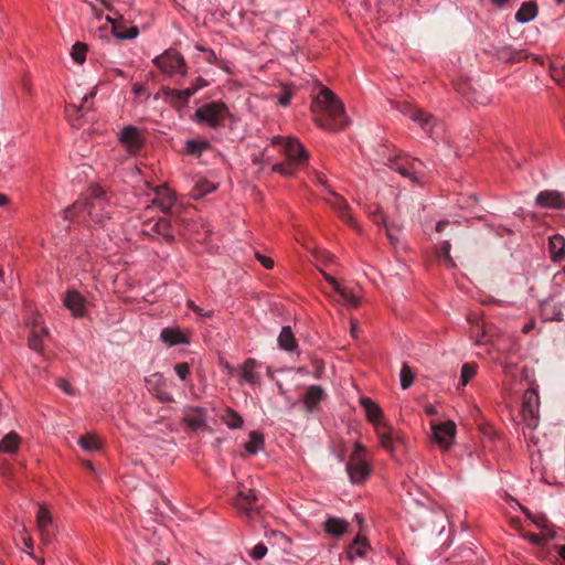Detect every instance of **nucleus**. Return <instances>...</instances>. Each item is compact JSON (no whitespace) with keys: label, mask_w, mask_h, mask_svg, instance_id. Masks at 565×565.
Segmentation results:
<instances>
[{"label":"nucleus","mask_w":565,"mask_h":565,"mask_svg":"<svg viewBox=\"0 0 565 565\" xmlns=\"http://www.w3.org/2000/svg\"><path fill=\"white\" fill-rule=\"evenodd\" d=\"M316 122L328 130L342 129L347 124L344 106L327 87L321 88L311 105Z\"/></svg>","instance_id":"obj_1"},{"label":"nucleus","mask_w":565,"mask_h":565,"mask_svg":"<svg viewBox=\"0 0 565 565\" xmlns=\"http://www.w3.org/2000/svg\"><path fill=\"white\" fill-rule=\"evenodd\" d=\"M109 201L107 191L99 185H94L89 189L88 198L84 201L78 200L64 210V217L73 220L75 214L86 213L93 221L103 224L105 218H110Z\"/></svg>","instance_id":"obj_2"},{"label":"nucleus","mask_w":565,"mask_h":565,"mask_svg":"<svg viewBox=\"0 0 565 565\" xmlns=\"http://www.w3.org/2000/svg\"><path fill=\"white\" fill-rule=\"evenodd\" d=\"M360 403L366 413L367 419L375 426L381 446L391 455H394L395 446L403 443V438L391 426L381 422L382 409L371 398L362 397Z\"/></svg>","instance_id":"obj_3"},{"label":"nucleus","mask_w":565,"mask_h":565,"mask_svg":"<svg viewBox=\"0 0 565 565\" xmlns=\"http://www.w3.org/2000/svg\"><path fill=\"white\" fill-rule=\"evenodd\" d=\"M273 145L281 146V149L286 157L288 158V163H276L273 167V171L280 173L286 177L294 175L296 171V164L303 163L308 160V153L300 145V142L295 138H285L280 136H276L271 140Z\"/></svg>","instance_id":"obj_4"},{"label":"nucleus","mask_w":565,"mask_h":565,"mask_svg":"<svg viewBox=\"0 0 565 565\" xmlns=\"http://www.w3.org/2000/svg\"><path fill=\"white\" fill-rule=\"evenodd\" d=\"M230 117L228 107L221 102H211L199 107L194 113V119L211 128L224 126V120Z\"/></svg>","instance_id":"obj_5"},{"label":"nucleus","mask_w":565,"mask_h":565,"mask_svg":"<svg viewBox=\"0 0 565 565\" xmlns=\"http://www.w3.org/2000/svg\"><path fill=\"white\" fill-rule=\"evenodd\" d=\"M152 63L167 76H185L188 66L184 57L175 50L169 49L162 54L156 56Z\"/></svg>","instance_id":"obj_6"},{"label":"nucleus","mask_w":565,"mask_h":565,"mask_svg":"<svg viewBox=\"0 0 565 565\" xmlns=\"http://www.w3.org/2000/svg\"><path fill=\"white\" fill-rule=\"evenodd\" d=\"M365 448L362 444L355 443L354 450L350 456V459L347 463V472L349 475L350 480L353 483L363 482L371 472V467L363 458V452Z\"/></svg>","instance_id":"obj_7"},{"label":"nucleus","mask_w":565,"mask_h":565,"mask_svg":"<svg viewBox=\"0 0 565 565\" xmlns=\"http://www.w3.org/2000/svg\"><path fill=\"white\" fill-rule=\"evenodd\" d=\"M234 505L249 521L256 520L260 513V509L263 508L256 492L246 488L238 491Z\"/></svg>","instance_id":"obj_8"},{"label":"nucleus","mask_w":565,"mask_h":565,"mask_svg":"<svg viewBox=\"0 0 565 565\" xmlns=\"http://www.w3.org/2000/svg\"><path fill=\"white\" fill-rule=\"evenodd\" d=\"M118 139L129 154H136L143 146L140 130L135 126L125 127L120 131Z\"/></svg>","instance_id":"obj_9"},{"label":"nucleus","mask_w":565,"mask_h":565,"mask_svg":"<svg viewBox=\"0 0 565 565\" xmlns=\"http://www.w3.org/2000/svg\"><path fill=\"white\" fill-rule=\"evenodd\" d=\"M322 275L326 278V280L332 286L334 291L339 295V302H342L343 305L351 308H356L360 305V296L355 292L354 289L341 286L334 277L324 271H322Z\"/></svg>","instance_id":"obj_10"},{"label":"nucleus","mask_w":565,"mask_h":565,"mask_svg":"<svg viewBox=\"0 0 565 565\" xmlns=\"http://www.w3.org/2000/svg\"><path fill=\"white\" fill-rule=\"evenodd\" d=\"M435 441L443 448L448 449L452 444L456 433L454 422H445L431 425Z\"/></svg>","instance_id":"obj_11"},{"label":"nucleus","mask_w":565,"mask_h":565,"mask_svg":"<svg viewBox=\"0 0 565 565\" xmlns=\"http://www.w3.org/2000/svg\"><path fill=\"white\" fill-rule=\"evenodd\" d=\"M399 111L412 119L413 121L418 122L422 128L428 132L431 131L433 125L431 121H434V117L430 114L425 113L423 109L417 108L411 104H403L399 108Z\"/></svg>","instance_id":"obj_12"},{"label":"nucleus","mask_w":565,"mask_h":565,"mask_svg":"<svg viewBox=\"0 0 565 565\" xmlns=\"http://www.w3.org/2000/svg\"><path fill=\"white\" fill-rule=\"evenodd\" d=\"M535 203L540 207L565 210V198L555 190L541 191L536 195Z\"/></svg>","instance_id":"obj_13"},{"label":"nucleus","mask_w":565,"mask_h":565,"mask_svg":"<svg viewBox=\"0 0 565 565\" xmlns=\"http://www.w3.org/2000/svg\"><path fill=\"white\" fill-rule=\"evenodd\" d=\"M391 163V168L398 173H401L405 178H409L413 182L420 183V175L423 173L424 163L414 159L409 164H404L398 161H393L391 158L388 159Z\"/></svg>","instance_id":"obj_14"},{"label":"nucleus","mask_w":565,"mask_h":565,"mask_svg":"<svg viewBox=\"0 0 565 565\" xmlns=\"http://www.w3.org/2000/svg\"><path fill=\"white\" fill-rule=\"evenodd\" d=\"M52 522L51 512L44 505H41L36 513V525L44 544H49L52 540Z\"/></svg>","instance_id":"obj_15"},{"label":"nucleus","mask_w":565,"mask_h":565,"mask_svg":"<svg viewBox=\"0 0 565 565\" xmlns=\"http://www.w3.org/2000/svg\"><path fill=\"white\" fill-rule=\"evenodd\" d=\"M163 99L174 108H182L188 105L191 98V92L184 89H174L167 86L161 87Z\"/></svg>","instance_id":"obj_16"},{"label":"nucleus","mask_w":565,"mask_h":565,"mask_svg":"<svg viewBox=\"0 0 565 565\" xmlns=\"http://www.w3.org/2000/svg\"><path fill=\"white\" fill-rule=\"evenodd\" d=\"M63 303L75 317L84 316L86 301L78 291H67L63 298Z\"/></svg>","instance_id":"obj_17"},{"label":"nucleus","mask_w":565,"mask_h":565,"mask_svg":"<svg viewBox=\"0 0 565 565\" xmlns=\"http://www.w3.org/2000/svg\"><path fill=\"white\" fill-rule=\"evenodd\" d=\"M106 19L108 22L111 23L113 33L118 39L130 40L135 39L139 34V30L137 26H130L129 29H127L122 19L119 21L109 15Z\"/></svg>","instance_id":"obj_18"},{"label":"nucleus","mask_w":565,"mask_h":565,"mask_svg":"<svg viewBox=\"0 0 565 565\" xmlns=\"http://www.w3.org/2000/svg\"><path fill=\"white\" fill-rule=\"evenodd\" d=\"M326 201L330 204L332 209H334L338 212L339 216L343 221L352 224V217L349 213L348 203L342 196H340L335 192H330V196L327 198Z\"/></svg>","instance_id":"obj_19"},{"label":"nucleus","mask_w":565,"mask_h":565,"mask_svg":"<svg viewBox=\"0 0 565 565\" xmlns=\"http://www.w3.org/2000/svg\"><path fill=\"white\" fill-rule=\"evenodd\" d=\"M47 328L34 324L29 335V347L31 350L42 353L43 341L49 337Z\"/></svg>","instance_id":"obj_20"},{"label":"nucleus","mask_w":565,"mask_h":565,"mask_svg":"<svg viewBox=\"0 0 565 565\" xmlns=\"http://www.w3.org/2000/svg\"><path fill=\"white\" fill-rule=\"evenodd\" d=\"M348 527L349 523L341 518L330 516L324 522V531L335 537L343 535Z\"/></svg>","instance_id":"obj_21"},{"label":"nucleus","mask_w":565,"mask_h":565,"mask_svg":"<svg viewBox=\"0 0 565 565\" xmlns=\"http://www.w3.org/2000/svg\"><path fill=\"white\" fill-rule=\"evenodd\" d=\"M537 6L534 1L523 2L515 13V20L520 23H526L537 15Z\"/></svg>","instance_id":"obj_22"},{"label":"nucleus","mask_w":565,"mask_h":565,"mask_svg":"<svg viewBox=\"0 0 565 565\" xmlns=\"http://www.w3.org/2000/svg\"><path fill=\"white\" fill-rule=\"evenodd\" d=\"M324 395L323 390L318 385H311L307 388L305 396H303V403L306 405V408L311 412L322 399Z\"/></svg>","instance_id":"obj_23"},{"label":"nucleus","mask_w":565,"mask_h":565,"mask_svg":"<svg viewBox=\"0 0 565 565\" xmlns=\"http://www.w3.org/2000/svg\"><path fill=\"white\" fill-rule=\"evenodd\" d=\"M548 248L552 259L559 262L565 253V238L558 234L551 236L548 239Z\"/></svg>","instance_id":"obj_24"},{"label":"nucleus","mask_w":565,"mask_h":565,"mask_svg":"<svg viewBox=\"0 0 565 565\" xmlns=\"http://www.w3.org/2000/svg\"><path fill=\"white\" fill-rule=\"evenodd\" d=\"M256 365L257 362L254 359H247L241 366L239 374L245 382L249 384H257L259 382V374L255 372Z\"/></svg>","instance_id":"obj_25"},{"label":"nucleus","mask_w":565,"mask_h":565,"mask_svg":"<svg viewBox=\"0 0 565 565\" xmlns=\"http://www.w3.org/2000/svg\"><path fill=\"white\" fill-rule=\"evenodd\" d=\"M20 446V437L17 433L10 431L0 440V452L14 454Z\"/></svg>","instance_id":"obj_26"},{"label":"nucleus","mask_w":565,"mask_h":565,"mask_svg":"<svg viewBox=\"0 0 565 565\" xmlns=\"http://www.w3.org/2000/svg\"><path fill=\"white\" fill-rule=\"evenodd\" d=\"M184 422L191 429L198 430L205 426L206 419L203 411L195 408L184 417Z\"/></svg>","instance_id":"obj_27"},{"label":"nucleus","mask_w":565,"mask_h":565,"mask_svg":"<svg viewBox=\"0 0 565 565\" xmlns=\"http://www.w3.org/2000/svg\"><path fill=\"white\" fill-rule=\"evenodd\" d=\"M278 344L286 351H292L297 347L296 339L290 327H284L278 335Z\"/></svg>","instance_id":"obj_28"},{"label":"nucleus","mask_w":565,"mask_h":565,"mask_svg":"<svg viewBox=\"0 0 565 565\" xmlns=\"http://www.w3.org/2000/svg\"><path fill=\"white\" fill-rule=\"evenodd\" d=\"M215 190V184L210 182L206 179H200L195 182L191 195L193 199H201L204 195L213 192Z\"/></svg>","instance_id":"obj_29"},{"label":"nucleus","mask_w":565,"mask_h":565,"mask_svg":"<svg viewBox=\"0 0 565 565\" xmlns=\"http://www.w3.org/2000/svg\"><path fill=\"white\" fill-rule=\"evenodd\" d=\"M369 548V544L364 539L356 536L353 542L350 544L347 554L350 559H353L354 556H364Z\"/></svg>","instance_id":"obj_30"},{"label":"nucleus","mask_w":565,"mask_h":565,"mask_svg":"<svg viewBox=\"0 0 565 565\" xmlns=\"http://www.w3.org/2000/svg\"><path fill=\"white\" fill-rule=\"evenodd\" d=\"M264 448V436L258 431H250L249 440L245 444V449L250 455H256Z\"/></svg>","instance_id":"obj_31"},{"label":"nucleus","mask_w":565,"mask_h":565,"mask_svg":"<svg viewBox=\"0 0 565 565\" xmlns=\"http://www.w3.org/2000/svg\"><path fill=\"white\" fill-rule=\"evenodd\" d=\"M221 418L231 429H237L243 426L242 416L232 408H226Z\"/></svg>","instance_id":"obj_32"},{"label":"nucleus","mask_w":565,"mask_h":565,"mask_svg":"<svg viewBox=\"0 0 565 565\" xmlns=\"http://www.w3.org/2000/svg\"><path fill=\"white\" fill-rule=\"evenodd\" d=\"M151 231L162 235L167 241H173L174 236L171 231V223L167 218H159L151 227Z\"/></svg>","instance_id":"obj_33"},{"label":"nucleus","mask_w":565,"mask_h":565,"mask_svg":"<svg viewBox=\"0 0 565 565\" xmlns=\"http://www.w3.org/2000/svg\"><path fill=\"white\" fill-rule=\"evenodd\" d=\"M210 146L207 140H188L185 142V151L191 156L200 157Z\"/></svg>","instance_id":"obj_34"},{"label":"nucleus","mask_w":565,"mask_h":565,"mask_svg":"<svg viewBox=\"0 0 565 565\" xmlns=\"http://www.w3.org/2000/svg\"><path fill=\"white\" fill-rule=\"evenodd\" d=\"M160 338L163 342L170 345L179 344L184 342L182 333L178 330L166 328L161 331Z\"/></svg>","instance_id":"obj_35"},{"label":"nucleus","mask_w":565,"mask_h":565,"mask_svg":"<svg viewBox=\"0 0 565 565\" xmlns=\"http://www.w3.org/2000/svg\"><path fill=\"white\" fill-rule=\"evenodd\" d=\"M542 313L548 320L561 321L563 320V312L556 306L551 305L550 302H544L542 306Z\"/></svg>","instance_id":"obj_36"},{"label":"nucleus","mask_w":565,"mask_h":565,"mask_svg":"<svg viewBox=\"0 0 565 565\" xmlns=\"http://www.w3.org/2000/svg\"><path fill=\"white\" fill-rule=\"evenodd\" d=\"M477 364L476 363H465L461 367V374H460V384L462 386H466L469 381L476 375L477 373Z\"/></svg>","instance_id":"obj_37"},{"label":"nucleus","mask_w":565,"mask_h":565,"mask_svg":"<svg viewBox=\"0 0 565 565\" xmlns=\"http://www.w3.org/2000/svg\"><path fill=\"white\" fill-rule=\"evenodd\" d=\"M86 52L87 45L82 42H76L72 47L71 56L76 63L83 64L86 60Z\"/></svg>","instance_id":"obj_38"},{"label":"nucleus","mask_w":565,"mask_h":565,"mask_svg":"<svg viewBox=\"0 0 565 565\" xmlns=\"http://www.w3.org/2000/svg\"><path fill=\"white\" fill-rule=\"evenodd\" d=\"M450 248L451 245L448 241H445L440 247V250L438 253L439 262L443 263L447 267H454L455 262L452 260L450 256Z\"/></svg>","instance_id":"obj_39"},{"label":"nucleus","mask_w":565,"mask_h":565,"mask_svg":"<svg viewBox=\"0 0 565 565\" xmlns=\"http://www.w3.org/2000/svg\"><path fill=\"white\" fill-rule=\"evenodd\" d=\"M79 445L84 450L94 451L100 449L99 440L93 435H85L81 437Z\"/></svg>","instance_id":"obj_40"},{"label":"nucleus","mask_w":565,"mask_h":565,"mask_svg":"<svg viewBox=\"0 0 565 565\" xmlns=\"http://www.w3.org/2000/svg\"><path fill=\"white\" fill-rule=\"evenodd\" d=\"M401 386L403 390H407L414 381V373L407 364H403L401 373Z\"/></svg>","instance_id":"obj_41"},{"label":"nucleus","mask_w":565,"mask_h":565,"mask_svg":"<svg viewBox=\"0 0 565 565\" xmlns=\"http://www.w3.org/2000/svg\"><path fill=\"white\" fill-rule=\"evenodd\" d=\"M537 401V394L535 391L533 390H530V391H526L525 394H524V397H523V408H524V412L526 409H529V412L531 414H533L534 409H533V404Z\"/></svg>","instance_id":"obj_42"},{"label":"nucleus","mask_w":565,"mask_h":565,"mask_svg":"<svg viewBox=\"0 0 565 565\" xmlns=\"http://www.w3.org/2000/svg\"><path fill=\"white\" fill-rule=\"evenodd\" d=\"M551 74L556 82H565V62H562L559 65L553 64Z\"/></svg>","instance_id":"obj_43"},{"label":"nucleus","mask_w":565,"mask_h":565,"mask_svg":"<svg viewBox=\"0 0 565 565\" xmlns=\"http://www.w3.org/2000/svg\"><path fill=\"white\" fill-rule=\"evenodd\" d=\"M267 553V547L264 543H258L254 546V548L250 551L249 555L254 559H262L265 557Z\"/></svg>","instance_id":"obj_44"},{"label":"nucleus","mask_w":565,"mask_h":565,"mask_svg":"<svg viewBox=\"0 0 565 565\" xmlns=\"http://www.w3.org/2000/svg\"><path fill=\"white\" fill-rule=\"evenodd\" d=\"M174 371L175 373L178 374V376L181 379V380H185L186 376L189 375L190 373V366L188 363L183 362V363H178L175 366H174Z\"/></svg>","instance_id":"obj_45"},{"label":"nucleus","mask_w":565,"mask_h":565,"mask_svg":"<svg viewBox=\"0 0 565 565\" xmlns=\"http://www.w3.org/2000/svg\"><path fill=\"white\" fill-rule=\"evenodd\" d=\"M196 49L204 52L205 53V61L210 64H215L216 63V54L214 53V51L210 50V49H205L201 45H196Z\"/></svg>","instance_id":"obj_46"},{"label":"nucleus","mask_w":565,"mask_h":565,"mask_svg":"<svg viewBox=\"0 0 565 565\" xmlns=\"http://www.w3.org/2000/svg\"><path fill=\"white\" fill-rule=\"evenodd\" d=\"M156 397L162 402V403H170V402H173V397L170 393L166 392V391H162V390H157L156 391Z\"/></svg>","instance_id":"obj_47"},{"label":"nucleus","mask_w":565,"mask_h":565,"mask_svg":"<svg viewBox=\"0 0 565 565\" xmlns=\"http://www.w3.org/2000/svg\"><path fill=\"white\" fill-rule=\"evenodd\" d=\"M256 258L266 269H271L274 267V260L270 257L256 253Z\"/></svg>","instance_id":"obj_48"},{"label":"nucleus","mask_w":565,"mask_h":565,"mask_svg":"<svg viewBox=\"0 0 565 565\" xmlns=\"http://www.w3.org/2000/svg\"><path fill=\"white\" fill-rule=\"evenodd\" d=\"M524 537L526 540H529L532 544L537 545V546H542L545 543L544 540L540 535L534 534V533H526L524 535Z\"/></svg>","instance_id":"obj_49"},{"label":"nucleus","mask_w":565,"mask_h":565,"mask_svg":"<svg viewBox=\"0 0 565 565\" xmlns=\"http://www.w3.org/2000/svg\"><path fill=\"white\" fill-rule=\"evenodd\" d=\"M57 386L67 395L74 394V392L72 391L71 384L64 379H60L57 381Z\"/></svg>","instance_id":"obj_50"},{"label":"nucleus","mask_w":565,"mask_h":565,"mask_svg":"<svg viewBox=\"0 0 565 565\" xmlns=\"http://www.w3.org/2000/svg\"><path fill=\"white\" fill-rule=\"evenodd\" d=\"M95 94H96V92H95V90L90 92L89 94H86V95L83 97L82 105L79 106V108H76V110L87 108V107H86V104H87L92 98H94Z\"/></svg>","instance_id":"obj_51"},{"label":"nucleus","mask_w":565,"mask_h":565,"mask_svg":"<svg viewBox=\"0 0 565 565\" xmlns=\"http://www.w3.org/2000/svg\"><path fill=\"white\" fill-rule=\"evenodd\" d=\"M290 99H291V93L285 92L284 94H281V96L279 98V104L281 106H287L290 103Z\"/></svg>","instance_id":"obj_52"},{"label":"nucleus","mask_w":565,"mask_h":565,"mask_svg":"<svg viewBox=\"0 0 565 565\" xmlns=\"http://www.w3.org/2000/svg\"><path fill=\"white\" fill-rule=\"evenodd\" d=\"M385 227H386V235H387V238L391 241V243L393 245H395L397 242H398V237L395 235V233L393 232V230H391L386 224H385Z\"/></svg>","instance_id":"obj_53"},{"label":"nucleus","mask_w":565,"mask_h":565,"mask_svg":"<svg viewBox=\"0 0 565 565\" xmlns=\"http://www.w3.org/2000/svg\"><path fill=\"white\" fill-rule=\"evenodd\" d=\"M554 280H555L557 284H563V282H565V267L563 268V270H561L559 273H557V274L554 276Z\"/></svg>","instance_id":"obj_54"},{"label":"nucleus","mask_w":565,"mask_h":565,"mask_svg":"<svg viewBox=\"0 0 565 565\" xmlns=\"http://www.w3.org/2000/svg\"><path fill=\"white\" fill-rule=\"evenodd\" d=\"M132 92L136 95H142L146 92V87L143 85L137 83V84L134 85Z\"/></svg>","instance_id":"obj_55"},{"label":"nucleus","mask_w":565,"mask_h":565,"mask_svg":"<svg viewBox=\"0 0 565 565\" xmlns=\"http://www.w3.org/2000/svg\"><path fill=\"white\" fill-rule=\"evenodd\" d=\"M194 85H196V87L201 89L207 85V82L202 77H198L194 82Z\"/></svg>","instance_id":"obj_56"},{"label":"nucleus","mask_w":565,"mask_h":565,"mask_svg":"<svg viewBox=\"0 0 565 565\" xmlns=\"http://www.w3.org/2000/svg\"><path fill=\"white\" fill-rule=\"evenodd\" d=\"M447 225H448V221H439L437 223L436 231L443 232Z\"/></svg>","instance_id":"obj_57"},{"label":"nucleus","mask_w":565,"mask_h":565,"mask_svg":"<svg viewBox=\"0 0 565 565\" xmlns=\"http://www.w3.org/2000/svg\"><path fill=\"white\" fill-rule=\"evenodd\" d=\"M556 548H557L558 555L565 562V545H558V546H556Z\"/></svg>","instance_id":"obj_58"},{"label":"nucleus","mask_w":565,"mask_h":565,"mask_svg":"<svg viewBox=\"0 0 565 565\" xmlns=\"http://www.w3.org/2000/svg\"><path fill=\"white\" fill-rule=\"evenodd\" d=\"M172 202H173L172 198H171V196H169V198L167 199V203H162V210H163L164 212H167V211L170 209V206H171Z\"/></svg>","instance_id":"obj_59"},{"label":"nucleus","mask_w":565,"mask_h":565,"mask_svg":"<svg viewBox=\"0 0 565 565\" xmlns=\"http://www.w3.org/2000/svg\"><path fill=\"white\" fill-rule=\"evenodd\" d=\"M494 6L501 8L503 7L509 0H490Z\"/></svg>","instance_id":"obj_60"},{"label":"nucleus","mask_w":565,"mask_h":565,"mask_svg":"<svg viewBox=\"0 0 565 565\" xmlns=\"http://www.w3.org/2000/svg\"><path fill=\"white\" fill-rule=\"evenodd\" d=\"M185 92H191V97L199 90L196 85L192 84V86L184 88Z\"/></svg>","instance_id":"obj_61"},{"label":"nucleus","mask_w":565,"mask_h":565,"mask_svg":"<svg viewBox=\"0 0 565 565\" xmlns=\"http://www.w3.org/2000/svg\"><path fill=\"white\" fill-rule=\"evenodd\" d=\"M190 308H192V310H194L195 312L200 313V315H203L202 313V309L198 306H195L193 302H190L189 303Z\"/></svg>","instance_id":"obj_62"},{"label":"nucleus","mask_w":565,"mask_h":565,"mask_svg":"<svg viewBox=\"0 0 565 565\" xmlns=\"http://www.w3.org/2000/svg\"><path fill=\"white\" fill-rule=\"evenodd\" d=\"M521 510L523 511V513L531 520H533V515L531 514V512L524 508V507H521Z\"/></svg>","instance_id":"obj_63"},{"label":"nucleus","mask_w":565,"mask_h":565,"mask_svg":"<svg viewBox=\"0 0 565 565\" xmlns=\"http://www.w3.org/2000/svg\"><path fill=\"white\" fill-rule=\"evenodd\" d=\"M426 413H427L428 415H435V414H436V411H435L434 406H427V407H426Z\"/></svg>","instance_id":"obj_64"}]
</instances>
